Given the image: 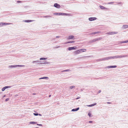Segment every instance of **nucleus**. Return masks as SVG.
<instances>
[{"label":"nucleus","mask_w":128,"mask_h":128,"mask_svg":"<svg viewBox=\"0 0 128 128\" xmlns=\"http://www.w3.org/2000/svg\"><path fill=\"white\" fill-rule=\"evenodd\" d=\"M128 56L126 55H120V56H110V59H114V58H124L126 57H127Z\"/></svg>","instance_id":"f257e3e1"},{"label":"nucleus","mask_w":128,"mask_h":128,"mask_svg":"<svg viewBox=\"0 0 128 128\" xmlns=\"http://www.w3.org/2000/svg\"><path fill=\"white\" fill-rule=\"evenodd\" d=\"M54 15L56 16H70V14H67L66 13H54Z\"/></svg>","instance_id":"f03ea898"},{"label":"nucleus","mask_w":128,"mask_h":128,"mask_svg":"<svg viewBox=\"0 0 128 128\" xmlns=\"http://www.w3.org/2000/svg\"><path fill=\"white\" fill-rule=\"evenodd\" d=\"M24 66V65H13L10 66L9 68H17V67H23Z\"/></svg>","instance_id":"7ed1b4c3"},{"label":"nucleus","mask_w":128,"mask_h":128,"mask_svg":"<svg viewBox=\"0 0 128 128\" xmlns=\"http://www.w3.org/2000/svg\"><path fill=\"white\" fill-rule=\"evenodd\" d=\"M40 61H34L32 62V63H36L38 64H47L46 62L44 63H40Z\"/></svg>","instance_id":"20e7f679"},{"label":"nucleus","mask_w":128,"mask_h":128,"mask_svg":"<svg viewBox=\"0 0 128 128\" xmlns=\"http://www.w3.org/2000/svg\"><path fill=\"white\" fill-rule=\"evenodd\" d=\"M10 23H8L5 22H0V27H2L3 26L7 25L10 24Z\"/></svg>","instance_id":"39448f33"},{"label":"nucleus","mask_w":128,"mask_h":128,"mask_svg":"<svg viewBox=\"0 0 128 128\" xmlns=\"http://www.w3.org/2000/svg\"><path fill=\"white\" fill-rule=\"evenodd\" d=\"M102 39V38H101V37H100V38H96V39H94V40H92L90 41V42H96V41L98 40H101Z\"/></svg>","instance_id":"423d86ee"},{"label":"nucleus","mask_w":128,"mask_h":128,"mask_svg":"<svg viewBox=\"0 0 128 128\" xmlns=\"http://www.w3.org/2000/svg\"><path fill=\"white\" fill-rule=\"evenodd\" d=\"M118 32H107L106 33V34H117Z\"/></svg>","instance_id":"0eeeda50"},{"label":"nucleus","mask_w":128,"mask_h":128,"mask_svg":"<svg viewBox=\"0 0 128 128\" xmlns=\"http://www.w3.org/2000/svg\"><path fill=\"white\" fill-rule=\"evenodd\" d=\"M97 18L96 17H90L88 18V20L90 21H92L96 20Z\"/></svg>","instance_id":"6e6552de"},{"label":"nucleus","mask_w":128,"mask_h":128,"mask_svg":"<svg viewBox=\"0 0 128 128\" xmlns=\"http://www.w3.org/2000/svg\"><path fill=\"white\" fill-rule=\"evenodd\" d=\"M54 6L57 8H59L60 7V5L57 3H55L54 5Z\"/></svg>","instance_id":"1a4fd4ad"},{"label":"nucleus","mask_w":128,"mask_h":128,"mask_svg":"<svg viewBox=\"0 0 128 128\" xmlns=\"http://www.w3.org/2000/svg\"><path fill=\"white\" fill-rule=\"evenodd\" d=\"M76 47L75 46H73L72 47H70L68 48V50H73L76 49Z\"/></svg>","instance_id":"9d476101"},{"label":"nucleus","mask_w":128,"mask_h":128,"mask_svg":"<svg viewBox=\"0 0 128 128\" xmlns=\"http://www.w3.org/2000/svg\"><path fill=\"white\" fill-rule=\"evenodd\" d=\"M117 67L116 66H107L106 67V68H115Z\"/></svg>","instance_id":"9b49d317"},{"label":"nucleus","mask_w":128,"mask_h":128,"mask_svg":"<svg viewBox=\"0 0 128 128\" xmlns=\"http://www.w3.org/2000/svg\"><path fill=\"white\" fill-rule=\"evenodd\" d=\"M10 88V86H5L2 88V91H4L7 88Z\"/></svg>","instance_id":"f8f14e48"},{"label":"nucleus","mask_w":128,"mask_h":128,"mask_svg":"<svg viewBox=\"0 0 128 128\" xmlns=\"http://www.w3.org/2000/svg\"><path fill=\"white\" fill-rule=\"evenodd\" d=\"M74 36L73 35L70 36L68 37V40H69L70 39H72L74 38Z\"/></svg>","instance_id":"ddd939ff"},{"label":"nucleus","mask_w":128,"mask_h":128,"mask_svg":"<svg viewBox=\"0 0 128 128\" xmlns=\"http://www.w3.org/2000/svg\"><path fill=\"white\" fill-rule=\"evenodd\" d=\"M79 50V51H80V53L82 52H85L86 50V49H85V48L80 49Z\"/></svg>","instance_id":"4468645a"},{"label":"nucleus","mask_w":128,"mask_h":128,"mask_svg":"<svg viewBox=\"0 0 128 128\" xmlns=\"http://www.w3.org/2000/svg\"><path fill=\"white\" fill-rule=\"evenodd\" d=\"M79 109V107L77 108H76L73 109L72 110V112H75L76 111L78 110Z\"/></svg>","instance_id":"2eb2a0df"},{"label":"nucleus","mask_w":128,"mask_h":128,"mask_svg":"<svg viewBox=\"0 0 128 128\" xmlns=\"http://www.w3.org/2000/svg\"><path fill=\"white\" fill-rule=\"evenodd\" d=\"M34 20H24L23 21V22H32Z\"/></svg>","instance_id":"dca6fc26"},{"label":"nucleus","mask_w":128,"mask_h":128,"mask_svg":"<svg viewBox=\"0 0 128 128\" xmlns=\"http://www.w3.org/2000/svg\"><path fill=\"white\" fill-rule=\"evenodd\" d=\"M80 53V51H79V50H76L74 52V54H79Z\"/></svg>","instance_id":"f3484780"},{"label":"nucleus","mask_w":128,"mask_h":128,"mask_svg":"<svg viewBox=\"0 0 128 128\" xmlns=\"http://www.w3.org/2000/svg\"><path fill=\"white\" fill-rule=\"evenodd\" d=\"M110 59V57H106V58H102V60H109V59Z\"/></svg>","instance_id":"a211bd4d"},{"label":"nucleus","mask_w":128,"mask_h":128,"mask_svg":"<svg viewBox=\"0 0 128 128\" xmlns=\"http://www.w3.org/2000/svg\"><path fill=\"white\" fill-rule=\"evenodd\" d=\"M96 103H95L94 104H91L90 105H88L87 106H89V107H92V106H94V105H96Z\"/></svg>","instance_id":"6ab92c4d"},{"label":"nucleus","mask_w":128,"mask_h":128,"mask_svg":"<svg viewBox=\"0 0 128 128\" xmlns=\"http://www.w3.org/2000/svg\"><path fill=\"white\" fill-rule=\"evenodd\" d=\"M49 78L48 77H42L41 78H39V79H48Z\"/></svg>","instance_id":"aec40b11"},{"label":"nucleus","mask_w":128,"mask_h":128,"mask_svg":"<svg viewBox=\"0 0 128 128\" xmlns=\"http://www.w3.org/2000/svg\"><path fill=\"white\" fill-rule=\"evenodd\" d=\"M128 28V25H124L122 26V28L124 29H126Z\"/></svg>","instance_id":"412c9836"},{"label":"nucleus","mask_w":128,"mask_h":128,"mask_svg":"<svg viewBox=\"0 0 128 128\" xmlns=\"http://www.w3.org/2000/svg\"><path fill=\"white\" fill-rule=\"evenodd\" d=\"M100 8L102 9H106V8L105 7H104V6H100Z\"/></svg>","instance_id":"4be33fe9"},{"label":"nucleus","mask_w":128,"mask_h":128,"mask_svg":"<svg viewBox=\"0 0 128 128\" xmlns=\"http://www.w3.org/2000/svg\"><path fill=\"white\" fill-rule=\"evenodd\" d=\"M30 124H37V122H30Z\"/></svg>","instance_id":"5701e85b"},{"label":"nucleus","mask_w":128,"mask_h":128,"mask_svg":"<svg viewBox=\"0 0 128 128\" xmlns=\"http://www.w3.org/2000/svg\"><path fill=\"white\" fill-rule=\"evenodd\" d=\"M47 59V58H40V60H45Z\"/></svg>","instance_id":"b1692460"},{"label":"nucleus","mask_w":128,"mask_h":128,"mask_svg":"<svg viewBox=\"0 0 128 128\" xmlns=\"http://www.w3.org/2000/svg\"><path fill=\"white\" fill-rule=\"evenodd\" d=\"M120 42L121 44H122V43H127V42H128V41H127V40L125 41Z\"/></svg>","instance_id":"393cba45"},{"label":"nucleus","mask_w":128,"mask_h":128,"mask_svg":"<svg viewBox=\"0 0 128 128\" xmlns=\"http://www.w3.org/2000/svg\"><path fill=\"white\" fill-rule=\"evenodd\" d=\"M70 70L69 69L66 70H64L62 71V72H69L70 71Z\"/></svg>","instance_id":"a878e982"},{"label":"nucleus","mask_w":128,"mask_h":128,"mask_svg":"<svg viewBox=\"0 0 128 128\" xmlns=\"http://www.w3.org/2000/svg\"><path fill=\"white\" fill-rule=\"evenodd\" d=\"M99 32H94L92 33L91 34H96L98 33Z\"/></svg>","instance_id":"bb28decb"},{"label":"nucleus","mask_w":128,"mask_h":128,"mask_svg":"<svg viewBox=\"0 0 128 128\" xmlns=\"http://www.w3.org/2000/svg\"><path fill=\"white\" fill-rule=\"evenodd\" d=\"M75 87V86H70V88L72 89L74 88Z\"/></svg>","instance_id":"cd10ccee"},{"label":"nucleus","mask_w":128,"mask_h":128,"mask_svg":"<svg viewBox=\"0 0 128 128\" xmlns=\"http://www.w3.org/2000/svg\"><path fill=\"white\" fill-rule=\"evenodd\" d=\"M51 16H44L43 17L44 18H48V17H51Z\"/></svg>","instance_id":"c85d7f7f"},{"label":"nucleus","mask_w":128,"mask_h":128,"mask_svg":"<svg viewBox=\"0 0 128 128\" xmlns=\"http://www.w3.org/2000/svg\"><path fill=\"white\" fill-rule=\"evenodd\" d=\"M33 114L35 116H37L38 115V114L36 113H34Z\"/></svg>","instance_id":"c756f323"},{"label":"nucleus","mask_w":128,"mask_h":128,"mask_svg":"<svg viewBox=\"0 0 128 128\" xmlns=\"http://www.w3.org/2000/svg\"><path fill=\"white\" fill-rule=\"evenodd\" d=\"M70 43H73L75 42L74 41H70Z\"/></svg>","instance_id":"7c9ffc66"},{"label":"nucleus","mask_w":128,"mask_h":128,"mask_svg":"<svg viewBox=\"0 0 128 128\" xmlns=\"http://www.w3.org/2000/svg\"><path fill=\"white\" fill-rule=\"evenodd\" d=\"M88 115L90 117H91V114L89 112L88 114Z\"/></svg>","instance_id":"2f4dec72"},{"label":"nucleus","mask_w":128,"mask_h":128,"mask_svg":"<svg viewBox=\"0 0 128 128\" xmlns=\"http://www.w3.org/2000/svg\"><path fill=\"white\" fill-rule=\"evenodd\" d=\"M98 60V61H100L103 60H102V58L100 59H99Z\"/></svg>","instance_id":"473e14b6"},{"label":"nucleus","mask_w":128,"mask_h":128,"mask_svg":"<svg viewBox=\"0 0 128 128\" xmlns=\"http://www.w3.org/2000/svg\"><path fill=\"white\" fill-rule=\"evenodd\" d=\"M9 100V98H6V100H5V101L6 102H7V101H8V100Z\"/></svg>","instance_id":"72a5a7b5"},{"label":"nucleus","mask_w":128,"mask_h":128,"mask_svg":"<svg viewBox=\"0 0 128 128\" xmlns=\"http://www.w3.org/2000/svg\"><path fill=\"white\" fill-rule=\"evenodd\" d=\"M114 3V2H110L108 4H112Z\"/></svg>","instance_id":"f704fd0d"},{"label":"nucleus","mask_w":128,"mask_h":128,"mask_svg":"<svg viewBox=\"0 0 128 128\" xmlns=\"http://www.w3.org/2000/svg\"><path fill=\"white\" fill-rule=\"evenodd\" d=\"M60 37V36H56V38H59Z\"/></svg>","instance_id":"c9c22d12"},{"label":"nucleus","mask_w":128,"mask_h":128,"mask_svg":"<svg viewBox=\"0 0 128 128\" xmlns=\"http://www.w3.org/2000/svg\"><path fill=\"white\" fill-rule=\"evenodd\" d=\"M37 125L40 126H42V124H37Z\"/></svg>","instance_id":"e433bc0d"},{"label":"nucleus","mask_w":128,"mask_h":128,"mask_svg":"<svg viewBox=\"0 0 128 128\" xmlns=\"http://www.w3.org/2000/svg\"><path fill=\"white\" fill-rule=\"evenodd\" d=\"M21 2H22V1H18L17 2V3H20Z\"/></svg>","instance_id":"4c0bfd02"},{"label":"nucleus","mask_w":128,"mask_h":128,"mask_svg":"<svg viewBox=\"0 0 128 128\" xmlns=\"http://www.w3.org/2000/svg\"><path fill=\"white\" fill-rule=\"evenodd\" d=\"M101 92V90H99L98 91V93H100Z\"/></svg>","instance_id":"58836bf2"},{"label":"nucleus","mask_w":128,"mask_h":128,"mask_svg":"<svg viewBox=\"0 0 128 128\" xmlns=\"http://www.w3.org/2000/svg\"><path fill=\"white\" fill-rule=\"evenodd\" d=\"M88 122L90 123H92V121H89Z\"/></svg>","instance_id":"ea45409f"},{"label":"nucleus","mask_w":128,"mask_h":128,"mask_svg":"<svg viewBox=\"0 0 128 128\" xmlns=\"http://www.w3.org/2000/svg\"><path fill=\"white\" fill-rule=\"evenodd\" d=\"M60 46H58V47H56L55 48H60Z\"/></svg>","instance_id":"a19ab883"},{"label":"nucleus","mask_w":128,"mask_h":128,"mask_svg":"<svg viewBox=\"0 0 128 128\" xmlns=\"http://www.w3.org/2000/svg\"><path fill=\"white\" fill-rule=\"evenodd\" d=\"M80 98V97H78V98H76V99L78 100V99Z\"/></svg>","instance_id":"79ce46f5"},{"label":"nucleus","mask_w":128,"mask_h":128,"mask_svg":"<svg viewBox=\"0 0 128 128\" xmlns=\"http://www.w3.org/2000/svg\"><path fill=\"white\" fill-rule=\"evenodd\" d=\"M107 103L108 104H110L111 103L110 102H107Z\"/></svg>","instance_id":"37998d69"},{"label":"nucleus","mask_w":128,"mask_h":128,"mask_svg":"<svg viewBox=\"0 0 128 128\" xmlns=\"http://www.w3.org/2000/svg\"><path fill=\"white\" fill-rule=\"evenodd\" d=\"M38 115L40 116H42V115L41 114H38Z\"/></svg>","instance_id":"c03bdc74"},{"label":"nucleus","mask_w":128,"mask_h":128,"mask_svg":"<svg viewBox=\"0 0 128 128\" xmlns=\"http://www.w3.org/2000/svg\"><path fill=\"white\" fill-rule=\"evenodd\" d=\"M18 96V94H16L15 95V96L16 97Z\"/></svg>","instance_id":"a18cd8bd"},{"label":"nucleus","mask_w":128,"mask_h":128,"mask_svg":"<svg viewBox=\"0 0 128 128\" xmlns=\"http://www.w3.org/2000/svg\"><path fill=\"white\" fill-rule=\"evenodd\" d=\"M67 44L68 43H70V41L67 42Z\"/></svg>","instance_id":"49530a36"},{"label":"nucleus","mask_w":128,"mask_h":128,"mask_svg":"<svg viewBox=\"0 0 128 128\" xmlns=\"http://www.w3.org/2000/svg\"><path fill=\"white\" fill-rule=\"evenodd\" d=\"M6 96V95H4V96H3V98H4V97H5Z\"/></svg>","instance_id":"de8ad7c7"},{"label":"nucleus","mask_w":128,"mask_h":128,"mask_svg":"<svg viewBox=\"0 0 128 128\" xmlns=\"http://www.w3.org/2000/svg\"><path fill=\"white\" fill-rule=\"evenodd\" d=\"M64 44H67V42H64Z\"/></svg>","instance_id":"09e8293b"},{"label":"nucleus","mask_w":128,"mask_h":128,"mask_svg":"<svg viewBox=\"0 0 128 128\" xmlns=\"http://www.w3.org/2000/svg\"><path fill=\"white\" fill-rule=\"evenodd\" d=\"M51 96V95H50L49 96V97H50Z\"/></svg>","instance_id":"8fccbe9b"},{"label":"nucleus","mask_w":128,"mask_h":128,"mask_svg":"<svg viewBox=\"0 0 128 128\" xmlns=\"http://www.w3.org/2000/svg\"><path fill=\"white\" fill-rule=\"evenodd\" d=\"M81 90L82 91V90H82V89H81Z\"/></svg>","instance_id":"3c124183"},{"label":"nucleus","mask_w":128,"mask_h":128,"mask_svg":"<svg viewBox=\"0 0 128 128\" xmlns=\"http://www.w3.org/2000/svg\"><path fill=\"white\" fill-rule=\"evenodd\" d=\"M36 128H39L38 127H36Z\"/></svg>","instance_id":"603ef678"},{"label":"nucleus","mask_w":128,"mask_h":128,"mask_svg":"<svg viewBox=\"0 0 128 128\" xmlns=\"http://www.w3.org/2000/svg\"><path fill=\"white\" fill-rule=\"evenodd\" d=\"M90 56H87V57H89Z\"/></svg>","instance_id":"864d4df0"},{"label":"nucleus","mask_w":128,"mask_h":128,"mask_svg":"<svg viewBox=\"0 0 128 128\" xmlns=\"http://www.w3.org/2000/svg\"><path fill=\"white\" fill-rule=\"evenodd\" d=\"M127 41H128V40Z\"/></svg>","instance_id":"5fc2aeb1"}]
</instances>
